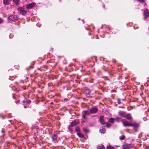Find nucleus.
Listing matches in <instances>:
<instances>
[{"label": "nucleus", "mask_w": 149, "mask_h": 149, "mask_svg": "<svg viewBox=\"0 0 149 149\" xmlns=\"http://www.w3.org/2000/svg\"><path fill=\"white\" fill-rule=\"evenodd\" d=\"M106 131V129L105 128H103L100 131V133H104Z\"/></svg>", "instance_id": "obj_21"}, {"label": "nucleus", "mask_w": 149, "mask_h": 149, "mask_svg": "<svg viewBox=\"0 0 149 149\" xmlns=\"http://www.w3.org/2000/svg\"><path fill=\"white\" fill-rule=\"evenodd\" d=\"M115 120V119L113 118H110L109 120V121L111 123H113L114 122V121Z\"/></svg>", "instance_id": "obj_15"}, {"label": "nucleus", "mask_w": 149, "mask_h": 149, "mask_svg": "<svg viewBox=\"0 0 149 149\" xmlns=\"http://www.w3.org/2000/svg\"><path fill=\"white\" fill-rule=\"evenodd\" d=\"M125 118H126L128 120L130 119L131 118V115L129 114H125Z\"/></svg>", "instance_id": "obj_13"}, {"label": "nucleus", "mask_w": 149, "mask_h": 149, "mask_svg": "<svg viewBox=\"0 0 149 149\" xmlns=\"http://www.w3.org/2000/svg\"><path fill=\"white\" fill-rule=\"evenodd\" d=\"M148 136H149V135H148Z\"/></svg>", "instance_id": "obj_36"}, {"label": "nucleus", "mask_w": 149, "mask_h": 149, "mask_svg": "<svg viewBox=\"0 0 149 149\" xmlns=\"http://www.w3.org/2000/svg\"><path fill=\"white\" fill-rule=\"evenodd\" d=\"M107 149H114V148L110 145H109L107 146Z\"/></svg>", "instance_id": "obj_19"}, {"label": "nucleus", "mask_w": 149, "mask_h": 149, "mask_svg": "<svg viewBox=\"0 0 149 149\" xmlns=\"http://www.w3.org/2000/svg\"><path fill=\"white\" fill-rule=\"evenodd\" d=\"M115 119V120H116L117 122H119L120 120V118L118 117H117Z\"/></svg>", "instance_id": "obj_23"}, {"label": "nucleus", "mask_w": 149, "mask_h": 149, "mask_svg": "<svg viewBox=\"0 0 149 149\" xmlns=\"http://www.w3.org/2000/svg\"><path fill=\"white\" fill-rule=\"evenodd\" d=\"M75 131L77 132H79V128L78 127H77L75 129Z\"/></svg>", "instance_id": "obj_26"}, {"label": "nucleus", "mask_w": 149, "mask_h": 149, "mask_svg": "<svg viewBox=\"0 0 149 149\" xmlns=\"http://www.w3.org/2000/svg\"><path fill=\"white\" fill-rule=\"evenodd\" d=\"M3 22V20L2 19L0 18V24L1 23Z\"/></svg>", "instance_id": "obj_30"}, {"label": "nucleus", "mask_w": 149, "mask_h": 149, "mask_svg": "<svg viewBox=\"0 0 149 149\" xmlns=\"http://www.w3.org/2000/svg\"><path fill=\"white\" fill-rule=\"evenodd\" d=\"M9 19L11 21H15L17 20V17L16 16L14 15H10L9 17Z\"/></svg>", "instance_id": "obj_5"}, {"label": "nucleus", "mask_w": 149, "mask_h": 149, "mask_svg": "<svg viewBox=\"0 0 149 149\" xmlns=\"http://www.w3.org/2000/svg\"><path fill=\"white\" fill-rule=\"evenodd\" d=\"M130 126L133 127L134 129L136 128L139 127V124L135 123H130Z\"/></svg>", "instance_id": "obj_7"}, {"label": "nucleus", "mask_w": 149, "mask_h": 149, "mask_svg": "<svg viewBox=\"0 0 149 149\" xmlns=\"http://www.w3.org/2000/svg\"><path fill=\"white\" fill-rule=\"evenodd\" d=\"M82 113L83 114H84L86 116L89 115L91 113L90 112H89L88 111H83Z\"/></svg>", "instance_id": "obj_11"}, {"label": "nucleus", "mask_w": 149, "mask_h": 149, "mask_svg": "<svg viewBox=\"0 0 149 149\" xmlns=\"http://www.w3.org/2000/svg\"><path fill=\"white\" fill-rule=\"evenodd\" d=\"M132 147V146L130 144L126 143L123 146V148L124 149H130Z\"/></svg>", "instance_id": "obj_2"}, {"label": "nucleus", "mask_w": 149, "mask_h": 149, "mask_svg": "<svg viewBox=\"0 0 149 149\" xmlns=\"http://www.w3.org/2000/svg\"><path fill=\"white\" fill-rule=\"evenodd\" d=\"M106 126L107 128H109L111 126V125L110 124H109L108 123H107L106 124Z\"/></svg>", "instance_id": "obj_24"}, {"label": "nucleus", "mask_w": 149, "mask_h": 149, "mask_svg": "<svg viewBox=\"0 0 149 149\" xmlns=\"http://www.w3.org/2000/svg\"><path fill=\"white\" fill-rule=\"evenodd\" d=\"M77 124V123L76 122V121L74 120V121L71 122V125L73 127L76 125Z\"/></svg>", "instance_id": "obj_16"}, {"label": "nucleus", "mask_w": 149, "mask_h": 149, "mask_svg": "<svg viewBox=\"0 0 149 149\" xmlns=\"http://www.w3.org/2000/svg\"><path fill=\"white\" fill-rule=\"evenodd\" d=\"M97 109L96 108L93 107L90 110V113H95L97 111Z\"/></svg>", "instance_id": "obj_6"}, {"label": "nucleus", "mask_w": 149, "mask_h": 149, "mask_svg": "<svg viewBox=\"0 0 149 149\" xmlns=\"http://www.w3.org/2000/svg\"><path fill=\"white\" fill-rule=\"evenodd\" d=\"M77 135L80 138H83L84 137L83 135L80 132H77Z\"/></svg>", "instance_id": "obj_14"}, {"label": "nucleus", "mask_w": 149, "mask_h": 149, "mask_svg": "<svg viewBox=\"0 0 149 149\" xmlns=\"http://www.w3.org/2000/svg\"><path fill=\"white\" fill-rule=\"evenodd\" d=\"M118 114L123 117H125L126 113L123 111H120L118 112Z\"/></svg>", "instance_id": "obj_10"}, {"label": "nucleus", "mask_w": 149, "mask_h": 149, "mask_svg": "<svg viewBox=\"0 0 149 149\" xmlns=\"http://www.w3.org/2000/svg\"><path fill=\"white\" fill-rule=\"evenodd\" d=\"M24 107L25 108H26V106H24Z\"/></svg>", "instance_id": "obj_32"}, {"label": "nucleus", "mask_w": 149, "mask_h": 149, "mask_svg": "<svg viewBox=\"0 0 149 149\" xmlns=\"http://www.w3.org/2000/svg\"><path fill=\"white\" fill-rule=\"evenodd\" d=\"M17 10L22 15H24L26 14L27 13L26 11L22 7L19 8L17 9Z\"/></svg>", "instance_id": "obj_1"}, {"label": "nucleus", "mask_w": 149, "mask_h": 149, "mask_svg": "<svg viewBox=\"0 0 149 149\" xmlns=\"http://www.w3.org/2000/svg\"><path fill=\"white\" fill-rule=\"evenodd\" d=\"M13 2L17 5L19 4V0H13Z\"/></svg>", "instance_id": "obj_12"}, {"label": "nucleus", "mask_w": 149, "mask_h": 149, "mask_svg": "<svg viewBox=\"0 0 149 149\" xmlns=\"http://www.w3.org/2000/svg\"><path fill=\"white\" fill-rule=\"evenodd\" d=\"M35 4L36 3L34 2H32L31 3L27 5L26 6V8L27 9L32 8L35 6Z\"/></svg>", "instance_id": "obj_4"}, {"label": "nucleus", "mask_w": 149, "mask_h": 149, "mask_svg": "<svg viewBox=\"0 0 149 149\" xmlns=\"http://www.w3.org/2000/svg\"><path fill=\"white\" fill-rule=\"evenodd\" d=\"M100 123L102 125H103L104 123V121L102 118H100Z\"/></svg>", "instance_id": "obj_20"}, {"label": "nucleus", "mask_w": 149, "mask_h": 149, "mask_svg": "<svg viewBox=\"0 0 149 149\" xmlns=\"http://www.w3.org/2000/svg\"><path fill=\"white\" fill-rule=\"evenodd\" d=\"M57 137L56 135L55 134H53L52 136V138L54 141H55L56 140Z\"/></svg>", "instance_id": "obj_17"}, {"label": "nucleus", "mask_w": 149, "mask_h": 149, "mask_svg": "<svg viewBox=\"0 0 149 149\" xmlns=\"http://www.w3.org/2000/svg\"><path fill=\"white\" fill-rule=\"evenodd\" d=\"M149 148V147H147L145 149H148Z\"/></svg>", "instance_id": "obj_31"}, {"label": "nucleus", "mask_w": 149, "mask_h": 149, "mask_svg": "<svg viewBox=\"0 0 149 149\" xmlns=\"http://www.w3.org/2000/svg\"><path fill=\"white\" fill-rule=\"evenodd\" d=\"M121 121L124 126H130V123H128V121H126L124 119L122 120Z\"/></svg>", "instance_id": "obj_3"}, {"label": "nucleus", "mask_w": 149, "mask_h": 149, "mask_svg": "<svg viewBox=\"0 0 149 149\" xmlns=\"http://www.w3.org/2000/svg\"><path fill=\"white\" fill-rule=\"evenodd\" d=\"M139 1L141 2H144V0H138Z\"/></svg>", "instance_id": "obj_29"}, {"label": "nucleus", "mask_w": 149, "mask_h": 149, "mask_svg": "<svg viewBox=\"0 0 149 149\" xmlns=\"http://www.w3.org/2000/svg\"><path fill=\"white\" fill-rule=\"evenodd\" d=\"M144 14L145 15L144 19L149 17V10L148 11L147 9L145 10L144 11Z\"/></svg>", "instance_id": "obj_8"}, {"label": "nucleus", "mask_w": 149, "mask_h": 149, "mask_svg": "<svg viewBox=\"0 0 149 149\" xmlns=\"http://www.w3.org/2000/svg\"><path fill=\"white\" fill-rule=\"evenodd\" d=\"M97 149H105L103 145L99 146L97 147Z\"/></svg>", "instance_id": "obj_18"}, {"label": "nucleus", "mask_w": 149, "mask_h": 149, "mask_svg": "<svg viewBox=\"0 0 149 149\" xmlns=\"http://www.w3.org/2000/svg\"><path fill=\"white\" fill-rule=\"evenodd\" d=\"M28 102H30V101H27Z\"/></svg>", "instance_id": "obj_34"}, {"label": "nucleus", "mask_w": 149, "mask_h": 149, "mask_svg": "<svg viewBox=\"0 0 149 149\" xmlns=\"http://www.w3.org/2000/svg\"><path fill=\"white\" fill-rule=\"evenodd\" d=\"M3 4L6 5H9L10 4V1L9 0H3Z\"/></svg>", "instance_id": "obj_9"}, {"label": "nucleus", "mask_w": 149, "mask_h": 149, "mask_svg": "<svg viewBox=\"0 0 149 149\" xmlns=\"http://www.w3.org/2000/svg\"><path fill=\"white\" fill-rule=\"evenodd\" d=\"M103 7H104V6H103Z\"/></svg>", "instance_id": "obj_35"}, {"label": "nucleus", "mask_w": 149, "mask_h": 149, "mask_svg": "<svg viewBox=\"0 0 149 149\" xmlns=\"http://www.w3.org/2000/svg\"><path fill=\"white\" fill-rule=\"evenodd\" d=\"M125 137V136L124 135H123L122 136H120L119 138L120 140H123Z\"/></svg>", "instance_id": "obj_22"}, {"label": "nucleus", "mask_w": 149, "mask_h": 149, "mask_svg": "<svg viewBox=\"0 0 149 149\" xmlns=\"http://www.w3.org/2000/svg\"><path fill=\"white\" fill-rule=\"evenodd\" d=\"M83 131L85 133H86L88 132V130L86 129L83 128Z\"/></svg>", "instance_id": "obj_25"}, {"label": "nucleus", "mask_w": 149, "mask_h": 149, "mask_svg": "<svg viewBox=\"0 0 149 149\" xmlns=\"http://www.w3.org/2000/svg\"><path fill=\"white\" fill-rule=\"evenodd\" d=\"M120 99H117V103L118 104H119L120 103Z\"/></svg>", "instance_id": "obj_27"}, {"label": "nucleus", "mask_w": 149, "mask_h": 149, "mask_svg": "<svg viewBox=\"0 0 149 149\" xmlns=\"http://www.w3.org/2000/svg\"><path fill=\"white\" fill-rule=\"evenodd\" d=\"M85 116L86 115H85L84 114H83L82 117L85 119H87V118Z\"/></svg>", "instance_id": "obj_28"}, {"label": "nucleus", "mask_w": 149, "mask_h": 149, "mask_svg": "<svg viewBox=\"0 0 149 149\" xmlns=\"http://www.w3.org/2000/svg\"><path fill=\"white\" fill-rule=\"evenodd\" d=\"M11 2V1H12V0H9Z\"/></svg>", "instance_id": "obj_33"}]
</instances>
